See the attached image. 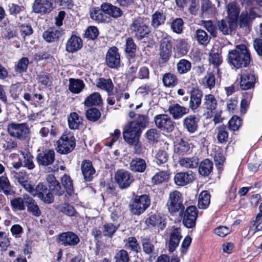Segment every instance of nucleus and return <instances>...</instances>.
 <instances>
[{
  "label": "nucleus",
  "instance_id": "6e6d98bb",
  "mask_svg": "<svg viewBox=\"0 0 262 262\" xmlns=\"http://www.w3.org/2000/svg\"><path fill=\"white\" fill-rule=\"evenodd\" d=\"M217 139L221 143H224L227 141L228 134L226 126L221 125L217 127Z\"/></svg>",
  "mask_w": 262,
  "mask_h": 262
},
{
  "label": "nucleus",
  "instance_id": "0eeeda50",
  "mask_svg": "<svg viewBox=\"0 0 262 262\" xmlns=\"http://www.w3.org/2000/svg\"><path fill=\"white\" fill-rule=\"evenodd\" d=\"M154 121L156 126L161 130L169 132L173 129L174 123L167 114L156 115Z\"/></svg>",
  "mask_w": 262,
  "mask_h": 262
},
{
  "label": "nucleus",
  "instance_id": "6ab92c4d",
  "mask_svg": "<svg viewBox=\"0 0 262 262\" xmlns=\"http://www.w3.org/2000/svg\"><path fill=\"white\" fill-rule=\"evenodd\" d=\"M52 6L51 0H35L33 9L37 13H48L51 11Z\"/></svg>",
  "mask_w": 262,
  "mask_h": 262
},
{
  "label": "nucleus",
  "instance_id": "4c0bfd02",
  "mask_svg": "<svg viewBox=\"0 0 262 262\" xmlns=\"http://www.w3.org/2000/svg\"><path fill=\"white\" fill-rule=\"evenodd\" d=\"M180 165L186 168H196L199 164V159L195 156L191 157H184L179 161Z\"/></svg>",
  "mask_w": 262,
  "mask_h": 262
},
{
  "label": "nucleus",
  "instance_id": "69168bd1",
  "mask_svg": "<svg viewBox=\"0 0 262 262\" xmlns=\"http://www.w3.org/2000/svg\"><path fill=\"white\" fill-rule=\"evenodd\" d=\"M178 53L181 56L185 55L188 52L189 46L186 41L184 40H180L177 45Z\"/></svg>",
  "mask_w": 262,
  "mask_h": 262
},
{
  "label": "nucleus",
  "instance_id": "5701e85b",
  "mask_svg": "<svg viewBox=\"0 0 262 262\" xmlns=\"http://www.w3.org/2000/svg\"><path fill=\"white\" fill-rule=\"evenodd\" d=\"M201 11L202 18H211L215 15L216 8L210 0H202Z\"/></svg>",
  "mask_w": 262,
  "mask_h": 262
},
{
  "label": "nucleus",
  "instance_id": "cd10ccee",
  "mask_svg": "<svg viewBox=\"0 0 262 262\" xmlns=\"http://www.w3.org/2000/svg\"><path fill=\"white\" fill-rule=\"evenodd\" d=\"M181 229L180 228H174L170 233L168 243L169 250L173 252L178 246L182 238Z\"/></svg>",
  "mask_w": 262,
  "mask_h": 262
},
{
  "label": "nucleus",
  "instance_id": "4468645a",
  "mask_svg": "<svg viewBox=\"0 0 262 262\" xmlns=\"http://www.w3.org/2000/svg\"><path fill=\"white\" fill-rule=\"evenodd\" d=\"M198 217L197 209L195 206H190L184 212L183 223L187 228H192L195 225Z\"/></svg>",
  "mask_w": 262,
  "mask_h": 262
},
{
  "label": "nucleus",
  "instance_id": "338daca9",
  "mask_svg": "<svg viewBox=\"0 0 262 262\" xmlns=\"http://www.w3.org/2000/svg\"><path fill=\"white\" fill-rule=\"evenodd\" d=\"M125 242V247L126 248H129L132 251H138L139 249V246L138 244L137 240L135 237H129L124 241Z\"/></svg>",
  "mask_w": 262,
  "mask_h": 262
},
{
  "label": "nucleus",
  "instance_id": "0e129e2a",
  "mask_svg": "<svg viewBox=\"0 0 262 262\" xmlns=\"http://www.w3.org/2000/svg\"><path fill=\"white\" fill-rule=\"evenodd\" d=\"M242 124L241 118L237 116L232 117L228 122L229 128L233 131L238 129Z\"/></svg>",
  "mask_w": 262,
  "mask_h": 262
},
{
  "label": "nucleus",
  "instance_id": "864d4df0",
  "mask_svg": "<svg viewBox=\"0 0 262 262\" xmlns=\"http://www.w3.org/2000/svg\"><path fill=\"white\" fill-rule=\"evenodd\" d=\"M191 68V63L186 59H181L177 63V70L180 74L187 73L190 70Z\"/></svg>",
  "mask_w": 262,
  "mask_h": 262
},
{
  "label": "nucleus",
  "instance_id": "f257e3e1",
  "mask_svg": "<svg viewBox=\"0 0 262 262\" xmlns=\"http://www.w3.org/2000/svg\"><path fill=\"white\" fill-rule=\"evenodd\" d=\"M228 63L236 69L247 67L250 62V53L247 47L243 44L228 52Z\"/></svg>",
  "mask_w": 262,
  "mask_h": 262
},
{
  "label": "nucleus",
  "instance_id": "a19ab883",
  "mask_svg": "<svg viewBox=\"0 0 262 262\" xmlns=\"http://www.w3.org/2000/svg\"><path fill=\"white\" fill-rule=\"evenodd\" d=\"M11 174L17 182L27 190L28 186H30V184L28 182V176L26 172L24 171L19 172L13 171L11 172Z\"/></svg>",
  "mask_w": 262,
  "mask_h": 262
},
{
  "label": "nucleus",
  "instance_id": "9d476101",
  "mask_svg": "<svg viewBox=\"0 0 262 262\" xmlns=\"http://www.w3.org/2000/svg\"><path fill=\"white\" fill-rule=\"evenodd\" d=\"M105 62L108 67L112 69H116L120 66V56L117 47H112L108 50L106 54Z\"/></svg>",
  "mask_w": 262,
  "mask_h": 262
},
{
  "label": "nucleus",
  "instance_id": "473e14b6",
  "mask_svg": "<svg viewBox=\"0 0 262 262\" xmlns=\"http://www.w3.org/2000/svg\"><path fill=\"white\" fill-rule=\"evenodd\" d=\"M129 168L133 172H143L146 168V163L143 159L134 158L129 163Z\"/></svg>",
  "mask_w": 262,
  "mask_h": 262
},
{
  "label": "nucleus",
  "instance_id": "6e6552de",
  "mask_svg": "<svg viewBox=\"0 0 262 262\" xmlns=\"http://www.w3.org/2000/svg\"><path fill=\"white\" fill-rule=\"evenodd\" d=\"M136 124L129 123L123 132L124 140L129 144L139 142L141 131L135 126Z\"/></svg>",
  "mask_w": 262,
  "mask_h": 262
},
{
  "label": "nucleus",
  "instance_id": "412c9836",
  "mask_svg": "<svg viewBox=\"0 0 262 262\" xmlns=\"http://www.w3.org/2000/svg\"><path fill=\"white\" fill-rule=\"evenodd\" d=\"M168 110L174 119L178 120L189 113V108L176 103L170 105Z\"/></svg>",
  "mask_w": 262,
  "mask_h": 262
},
{
  "label": "nucleus",
  "instance_id": "f3484780",
  "mask_svg": "<svg viewBox=\"0 0 262 262\" xmlns=\"http://www.w3.org/2000/svg\"><path fill=\"white\" fill-rule=\"evenodd\" d=\"M129 30L134 33H149L148 21L144 18L139 17L134 19L129 26Z\"/></svg>",
  "mask_w": 262,
  "mask_h": 262
},
{
  "label": "nucleus",
  "instance_id": "37998d69",
  "mask_svg": "<svg viewBox=\"0 0 262 262\" xmlns=\"http://www.w3.org/2000/svg\"><path fill=\"white\" fill-rule=\"evenodd\" d=\"M27 197H30V195L24 194L23 197H17L11 200L10 203L12 207L17 210H24L26 208L25 204L26 205V200L25 199Z\"/></svg>",
  "mask_w": 262,
  "mask_h": 262
},
{
  "label": "nucleus",
  "instance_id": "7ed1b4c3",
  "mask_svg": "<svg viewBox=\"0 0 262 262\" xmlns=\"http://www.w3.org/2000/svg\"><path fill=\"white\" fill-rule=\"evenodd\" d=\"M7 131L9 136L20 141L29 138L30 129L27 123L11 122L7 126Z\"/></svg>",
  "mask_w": 262,
  "mask_h": 262
},
{
  "label": "nucleus",
  "instance_id": "c03bdc74",
  "mask_svg": "<svg viewBox=\"0 0 262 262\" xmlns=\"http://www.w3.org/2000/svg\"><path fill=\"white\" fill-rule=\"evenodd\" d=\"M47 188V187L42 183H39L34 188L31 185L28 186L27 191L34 196H37L40 199L41 196L46 193Z\"/></svg>",
  "mask_w": 262,
  "mask_h": 262
},
{
  "label": "nucleus",
  "instance_id": "72a5a7b5",
  "mask_svg": "<svg viewBox=\"0 0 262 262\" xmlns=\"http://www.w3.org/2000/svg\"><path fill=\"white\" fill-rule=\"evenodd\" d=\"M262 230V215L257 214L255 219L251 221L249 225L248 235L253 236L256 232Z\"/></svg>",
  "mask_w": 262,
  "mask_h": 262
},
{
  "label": "nucleus",
  "instance_id": "774afa93",
  "mask_svg": "<svg viewBox=\"0 0 262 262\" xmlns=\"http://www.w3.org/2000/svg\"><path fill=\"white\" fill-rule=\"evenodd\" d=\"M156 162L158 164H164L168 159V155L164 150H159L156 155Z\"/></svg>",
  "mask_w": 262,
  "mask_h": 262
},
{
  "label": "nucleus",
  "instance_id": "052dcab7",
  "mask_svg": "<svg viewBox=\"0 0 262 262\" xmlns=\"http://www.w3.org/2000/svg\"><path fill=\"white\" fill-rule=\"evenodd\" d=\"M146 138L150 143L157 142L160 137V133L156 128H151L146 133Z\"/></svg>",
  "mask_w": 262,
  "mask_h": 262
},
{
  "label": "nucleus",
  "instance_id": "e433bc0d",
  "mask_svg": "<svg viewBox=\"0 0 262 262\" xmlns=\"http://www.w3.org/2000/svg\"><path fill=\"white\" fill-rule=\"evenodd\" d=\"M200 83L205 88L212 90L215 85L216 79L214 74L212 72H208L206 75L201 79Z\"/></svg>",
  "mask_w": 262,
  "mask_h": 262
},
{
  "label": "nucleus",
  "instance_id": "b1692460",
  "mask_svg": "<svg viewBox=\"0 0 262 262\" xmlns=\"http://www.w3.org/2000/svg\"><path fill=\"white\" fill-rule=\"evenodd\" d=\"M81 169L85 181L89 182L92 181L96 172L92 162L89 160L83 161Z\"/></svg>",
  "mask_w": 262,
  "mask_h": 262
},
{
  "label": "nucleus",
  "instance_id": "8fccbe9b",
  "mask_svg": "<svg viewBox=\"0 0 262 262\" xmlns=\"http://www.w3.org/2000/svg\"><path fill=\"white\" fill-rule=\"evenodd\" d=\"M254 18H251L247 13L243 12L239 17V24L241 28L245 31H250V23Z\"/></svg>",
  "mask_w": 262,
  "mask_h": 262
},
{
  "label": "nucleus",
  "instance_id": "3c124183",
  "mask_svg": "<svg viewBox=\"0 0 262 262\" xmlns=\"http://www.w3.org/2000/svg\"><path fill=\"white\" fill-rule=\"evenodd\" d=\"M29 60L27 57H23L19 59L14 65L15 72L17 74L25 72L28 68Z\"/></svg>",
  "mask_w": 262,
  "mask_h": 262
},
{
  "label": "nucleus",
  "instance_id": "a878e982",
  "mask_svg": "<svg viewBox=\"0 0 262 262\" xmlns=\"http://www.w3.org/2000/svg\"><path fill=\"white\" fill-rule=\"evenodd\" d=\"M82 45V39L74 34L68 39L66 46V50L69 53H73L79 50Z\"/></svg>",
  "mask_w": 262,
  "mask_h": 262
},
{
  "label": "nucleus",
  "instance_id": "c85d7f7f",
  "mask_svg": "<svg viewBox=\"0 0 262 262\" xmlns=\"http://www.w3.org/2000/svg\"><path fill=\"white\" fill-rule=\"evenodd\" d=\"M146 224L148 227H158L163 230L166 227V222L164 218L159 214H154L146 220Z\"/></svg>",
  "mask_w": 262,
  "mask_h": 262
},
{
  "label": "nucleus",
  "instance_id": "c756f323",
  "mask_svg": "<svg viewBox=\"0 0 262 262\" xmlns=\"http://www.w3.org/2000/svg\"><path fill=\"white\" fill-rule=\"evenodd\" d=\"M90 17L98 23H108L111 20L110 17L105 15L101 7L100 8L96 7L92 9L90 11Z\"/></svg>",
  "mask_w": 262,
  "mask_h": 262
},
{
  "label": "nucleus",
  "instance_id": "aec40b11",
  "mask_svg": "<svg viewBox=\"0 0 262 262\" xmlns=\"http://www.w3.org/2000/svg\"><path fill=\"white\" fill-rule=\"evenodd\" d=\"M46 180L48 182L49 187L55 195H62L64 192V188L62 187L60 183L56 180L53 174H49L47 176Z\"/></svg>",
  "mask_w": 262,
  "mask_h": 262
},
{
  "label": "nucleus",
  "instance_id": "393cba45",
  "mask_svg": "<svg viewBox=\"0 0 262 262\" xmlns=\"http://www.w3.org/2000/svg\"><path fill=\"white\" fill-rule=\"evenodd\" d=\"M240 87L242 90H249L254 87L255 78L253 74L245 71L241 76Z\"/></svg>",
  "mask_w": 262,
  "mask_h": 262
},
{
  "label": "nucleus",
  "instance_id": "39448f33",
  "mask_svg": "<svg viewBox=\"0 0 262 262\" xmlns=\"http://www.w3.org/2000/svg\"><path fill=\"white\" fill-rule=\"evenodd\" d=\"M183 199L182 194L177 190L170 192L166 203V206L169 213L173 214L184 209L183 204Z\"/></svg>",
  "mask_w": 262,
  "mask_h": 262
},
{
  "label": "nucleus",
  "instance_id": "e2e57ef3",
  "mask_svg": "<svg viewBox=\"0 0 262 262\" xmlns=\"http://www.w3.org/2000/svg\"><path fill=\"white\" fill-rule=\"evenodd\" d=\"M101 116L100 111L96 108H91L87 110L86 117L87 119L92 121H95L99 119Z\"/></svg>",
  "mask_w": 262,
  "mask_h": 262
},
{
  "label": "nucleus",
  "instance_id": "2f4dec72",
  "mask_svg": "<svg viewBox=\"0 0 262 262\" xmlns=\"http://www.w3.org/2000/svg\"><path fill=\"white\" fill-rule=\"evenodd\" d=\"M69 82L68 89L73 94H79L85 87L83 81L80 79L71 78Z\"/></svg>",
  "mask_w": 262,
  "mask_h": 262
},
{
  "label": "nucleus",
  "instance_id": "4be33fe9",
  "mask_svg": "<svg viewBox=\"0 0 262 262\" xmlns=\"http://www.w3.org/2000/svg\"><path fill=\"white\" fill-rule=\"evenodd\" d=\"M101 8L105 15H108L110 17L118 18L123 14V12L120 8L109 3H103L101 5Z\"/></svg>",
  "mask_w": 262,
  "mask_h": 262
},
{
  "label": "nucleus",
  "instance_id": "f03ea898",
  "mask_svg": "<svg viewBox=\"0 0 262 262\" xmlns=\"http://www.w3.org/2000/svg\"><path fill=\"white\" fill-rule=\"evenodd\" d=\"M228 17L230 20L226 21L222 19L218 21L217 25L219 31L222 33L232 32L237 27V19L239 15V9L234 3H229L227 6Z\"/></svg>",
  "mask_w": 262,
  "mask_h": 262
},
{
  "label": "nucleus",
  "instance_id": "1a4fd4ad",
  "mask_svg": "<svg viewBox=\"0 0 262 262\" xmlns=\"http://www.w3.org/2000/svg\"><path fill=\"white\" fill-rule=\"evenodd\" d=\"M115 179L121 189L128 188L134 180L131 173L124 169H119L116 171Z\"/></svg>",
  "mask_w": 262,
  "mask_h": 262
},
{
  "label": "nucleus",
  "instance_id": "f8f14e48",
  "mask_svg": "<svg viewBox=\"0 0 262 262\" xmlns=\"http://www.w3.org/2000/svg\"><path fill=\"white\" fill-rule=\"evenodd\" d=\"M36 160L39 165L48 166L55 161V152L53 149H46L37 155Z\"/></svg>",
  "mask_w": 262,
  "mask_h": 262
},
{
  "label": "nucleus",
  "instance_id": "13d9d810",
  "mask_svg": "<svg viewBox=\"0 0 262 262\" xmlns=\"http://www.w3.org/2000/svg\"><path fill=\"white\" fill-rule=\"evenodd\" d=\"M148 122V118L144 115H140L136 121L131 122L130 123L136 124L135 126L141 131L142 129L145 128Z\"/></svg>",
  "mask_w": 262,
  "mask_h": 262
},
{
  "label": "nucleus",
  "instance_id": "ddd939ff",
  "mask_svg": "<svg viewBox=\"0 0 262 262\" xmlns=\"http://www.w3.org/2000/svg\"><path fill=\"white\" fill-rule=\"evenodd\" d=\"M200 121L199 116L191 114L185 117L182 121L183 126L189 133L194 134L199 127L198 123Z\"/></svg>",
  "mask_w": 262,
  "mask_h": 262
},
{
  "label": "nucleus",
  "instance_id": "f704fd0d",
  "mask_svg": "<svg viewBox=\"0 0 262 262\" xmlns=\"http://www.w3.org/2000/svg\"><path fill=\"white\" fill-rule=\"evenodd\" d=\"M20 154L22 156L20 158L21 161L23 163V167L27 168L29 170H32L35 167V164L33 161V156L28 151H19Z\"/></svg>",
  "mask_w": 262,
  "mask_h": 262
},
{
  "label": "nucleus",
  "instance_id": "dca6fc26",
  "mask_svg": "<svg viewBox=\"0 0 262 262\" xmlns=\"http://www.w3.org/2000/svg\"><path fill=\"white\" fill-rule=\"evenodd\" d=\"M203 92L198 88H192L190 91L189 108L194 112L202 103Z\"/></svg>",
  "mask_w": 262,
  "mask_h": 262
},
{
  "label": "nucleus",
  "instance_id": "423d86ee",
  "mask_svg": "<svg viewBox=\"0 0 262 262\" xmlns=\"http://www.w3.org/2000/svg\"><path fill=\"white\" fill-rule=\"evenodd\" d=\"M75 144V139L72 135L64 134L57 141L56 150L60 154H67L74 149Z\"/></svg>",
  "mask_w": 262,
  "mask_h": 262
},
{
  "label": "nucleus",
  "instance_id": "c9c22d12",
  "mask_svg": "<svg viewBox=\"0 0 262 262\" xmlns=\"http://www.w3.org/2000/svg\"><path fill=\"white\" fill-rule=\"evenodd\" d=\"M68 125L72 129H78L82 125L83 119L77 113L72 112L68 117Z\"/></svg>",
  "mask_w": 262,
  "mask_h": 262
},
{
  "label": "nucleus",
  "instance_id": "bb28decb",
  "mask_svg": "<svg viewBox=\"0 0 262 262\" xmlns=\"http://www.w3.org/2000/svg\"><path fill=\"white\" fill-rule=\"evenodd\" d=\"M190 150V144L187 140L181 138L174 142V152L179 155H184Z\"/></svg>",
  "mask_w": 262,
  "mask_h": 262
},
{
  "label": "nucleus",
  "instance_id": "603ef678",
  "mask_svg": "<svg viewBox=\"0 0 262 262\" xmlns=\"http://www.w3.org/2000/svg\"><path fill=\"white\" fill-rule=\"evenodd\" d=\"M162 81L165 86L173 87L177 84L178 79L174 75L168 73L164 75Z\"/></svg>",
  "mask_w": 262,
  "mask_h": 262
},
{
  "label": "nucleus",
  "instance_id": "4d7b16f0",
  "mask_svg": "<svg viewBox=\"0 0 262 262\" xmlns=\"http://www.w3.org/2000/svg\"><path fill=\"white\" fill-rule=\"evenodd\" d=\"M119 224L113 225L112 223H106L103 226V232L105 236L112 237L118 229Z\"/></svg>",
  "mask_w": 262,
  "mask_h": 262
},
{
  "label": "nucleus",
  "instance_id": "de8ad7c7",
  "mask_svg": "<svg viewBox=\"0 0 262 262\" xmlns=\"http://www.w3.org/2000/svg\"><path fill=\"white\" fill-rule=\"evenodd\" d=\"M210 203V195L207 191H202L199 196L198 206L200 209H206Z\"/></svg>",
  "mask_w": 262,
  "mask_h": 262
},
{
  "label": "nucleus",
  "instance_id": "2eb2a0df",
  "mask_svg": "<svg viewBox=\"0 0 262 262\" xmlns=\"http://www.w3.org/2000/svg\"><path fill=\"white\" fill-rule=\"evenodd\" d=\"M58 243L64 246H74L80 242L78 235L73 232H63L58 235Z\"/></svg>",
  "mask_w": 262,
  "mask_h": 262
},
{
  "label": "nucleus",
  "instance_id": "ea45409f",
  "mask_svg": "<svg viewBox=\"0 0 262 262\" xmlns=\"http://www.w3.org/2000/svg\"><path fill=\"white\" fill-rule=\"evenodd\" d=\"M0 191H2L6 195H10L14 193L13 187L6 177H0Z\"/></svg>",
  "mask_w": 262,
  "mask_h": 262
},
{
  "label": "nucleus",
  "instance_id": "bf43d9fd",
  "mask_svg": "<svg viewBox=\"0 0 262 262\" xmlns=\"http://www.w3.org/2000/svg\"><path fill=\"white\" fill-rule=\"evenodd\" d=\"M61 181L63 188L66 190L67 192L69 194L71 195L73 193V182L71 178L64 174L61 178Z\"/></svg>",
  "mask_w": 262,
  "mask_h": 262
},
{
  "label": "nucleus",
  "instance_id": "49530a36",
  "mask_svg": "<svg viewBox=\"0 0 262 262\" xmlns=\"http://www.w3.org/2000/svg\"><path fill=\"white\" fill-rule=\"evenodd\" d=\"M166 20V16L162 11H156L152 15L151 25L154 28H158L163 24Z\"/></svg>",
  "mask_w": 262,
  "mask_h": 262
},
{
  "label": "nucleus",
  "instance_id": "5fc2aeb1",
  "mask_svg": "<svg viewBox=\"0 0 262 262\" xmlns=\"http://www.w3.org/2000/svg\"><path fill=\"white\" fill-rule=\"evenodd\" d=\"M169 178V174L166 171H161L155 174L151 179L152 182L155 184H159L167 181Z\"/></svg>",
  "mask_w": 262,
  "mask_h": 262
},
{
  "label": "nucleus",
  "instance_id": "7c9ffc66",
  "mask_svg": "<svg viewBox=\"0 0 262 262\" xmlns=\"http://www.w3.org/2000/svg\"><path fill=\"white\" fill-rule=\"evenodd\" d=\"M96 86L97 88L106 92L111 95L114 89V84L110 78L105 79L100 77L96 80Z\"/></svg>",
  "mask_w": 262,
  "mask_h": 262
},
{
  "label": "nucleus",
  "instance_id": "09e8293b",
  "mask_svg": "<svg viewBox=\"0 0 262 262\" xmlns=\"http://www.w3.org/2000/svg\"><path fill=\"white\" fill-rule=\"evenodd\" d=\"M26 200V205L28 211L30 212L33 215L36 216H39L41 214V211L37 204L35 201L30 196L25 199Z\"/></svg>",
  "mask_w": 262,
  "mask_h": 262
},
{
  "label": "nucleus",
  "instance_id": "20e7f679",
  "mask_svg": "<svg viewBox=\"0 0 262 262\" xmlns=\"http://www.w3.org/2000/svg\"><path fill=\"white\" fill-rule=\"evenodd\" d=\"M150 200L148 195L144 194L136 196L129 204L131 212L135 215H140L150 206Z\"/></svg>",
  "mask_w": 262,
  "mask_h": 262
},
{
  "label": "nucleus",
  "instance_id": "a211bd4d",
  "mask_svg": "<svg viewBox=\"0 0 262 262\" xmlns=\"http://www.w3.org/2000/svg\"><path fill=\"white\" fill-rule=\"evenodd\" d=\"M195 179V174L191 170L177 173L174 177V181L178 186H183L192 183Z\"/></svg>",
  "mask_w": 262,
  "mask_h": 262
},
{
  "label": "nucleus",
  "instance_id": "79ce46f5",
  "mask_svg": "<svg viewBox=\"0 0 262 262\" xmlns=\"http://www.w3.org/2000/svg\"><path fill=\"white\" fill-rule=\"evenodd\" d=\"M213 163L208 159L202 161L199 167V172L200 174L204 176H208L212 170Z\"/></svg>",
  "mask_w": 262,
  "mask_h": 262
},
{
  "label": "nucleus",
  "instance_id": "a18cd8bd",
  "mask_svg": "<svg viewBox=\"0 0 262 262\" xmlns=\"http://www.w3.org/2000/svg\"><path fill=\"white\" fill-rule=\"evenodd\" d=\"M208 60L210 63L212 64L215 67H218L223 61L221 51L217 50L215 52V49L212 48L209 53Z\"/></svg>",
  "mask_w": 262,
  "mask_h": 262
},
{
  "label": "nucleus",
  "instance_id": "9b49d317",
  "mask_svg": "<svg viewBox=\"0 0 262 262\" xmlns=\"http://www.w3.org/2000/svg\"><path fill=\"white\" fill-rule=\"evenodd\" d=\"M217 101L215 96L211 94L205 95L203 99L202 108L206 112L207 117H211L216 110Z\"/></svg>",
  "mask_w": 262,
  "mask_h": 262
},
{
  "label": "nucleus",
  "instance_id": "58836bf2",
  "mask_svg": "<svg viewBox=\"0 0 262 262\" xmlns=\"http://www.w3.org/2000/svg\"><path fill=\"white\" fill-rule=\"evenodd\" d=\"M102 101L101 96L98 92H94L84 100L83 103L87 107L99 105Z\"/></svg>",
  "mask_w": 262,
  "mask_h": 262
},
{
  "label": "nucleus",
  "instance_id": "680f3d73",
  "mask_svg": "<svg viewBox=\"0 0 262 262\" xmlns=\"http://www.w3.org/2000/svg\"><path fill=\"white\" fill-rule=\"evenodd\" d=\"M154 89V86L152 84L148 83L139 87L136 93L138 95L145 96L152 93Z\"/></svg>",
  "mask_w": 262,
  "mask_h": 262
}]
</instances>
